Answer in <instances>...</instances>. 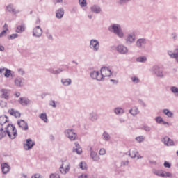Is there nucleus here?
<instances>
[{"label":"nucleus","instance_id":"1","mask_svg":"<svg viewBox=\"0 0 178 178\" xmlns=\"http://www.w3.org/2000/svg\"><path fill=\"white\" fill-rule=\"evenodd\" d=\"M5 129L3 127L0 129V140H2L3 137H6V134L10 140H15L17 136V130H16V127L13 124H8Z\"/></svg>","mask_w":178,"mask_h":178},{"label":"nucleus","instance_id":"2","mask_svg":"<svg viewBox=\"0 0 178 178\" xmlns=\"http://www.w3.org/2000/svg\"><path fill=\"white\" fill-rule=\"evenodd\" d=\"M108 31L110 33H113V34H116L119 38H123L124 37V33H123V31H122V26L119 24H114L108 26Z\"/></svg>","mask_w":178,"mask_h":178},{"label":"nucleus","instance_id":"3","mask_svg":"<svg viewBox=\"0 0 178 178\" xmlns=\"http://www.w3.org/2000/svg\"><path fill=\"white\" fill-rule=\"evenodd\" d=\"M65 137H67L71 141H76L77 134L74 132V129H66L64 131Z\"/></svg>","mask_w":178,"mask_h":178},{"label":"nucleus","instance_id":"4","mask_svg":"<svg viewBox=\"0 0 178 178\" xmlns=\"http://www.w3.org/2000/svg\"><path fill=\"white\" fill-rule=\"evenodd\" d=\"M150 70L151 72H152V73H154L157 77H160L161 79H162L165 76L163 74V69L159 67V65L153 66Z\"/></svg>","mask_w":178,"mask_h":178},{"label":"nucleus","instance_id":"5","mask_svg":"<svg viewBox=\"0 0 178 178\" xmlns=\"http://www.w3.org/2000/svg\"><path fill=\"white\" fill-rule=\"evenodd\" d=\"M100 72L102 80H104V77H111V76L112 75V72L111 71V69H109V67H102Z\"/></svg>","mask_w":178,"mask_h":178},{"label":"nucleus","instance_id":"6","mask_svg":"<svg viewBox=\"0 0 178 178\" xmlns=\"http://www.w3.org/2000/svg\"><path fill=\"white\" fill-rule=\"evenodd\" d=\"M89 47L94 52H98L99 51V41L95 39L90 40Z\"/></svg>","mask_w":178,"mask_h":178},{"label":"nucleus","instance_id":"7","mask_svg":"<svg viewBox=\"0 0 178 178\" xmlns=\"http://www.w3.org/2000/svg\"><path fill=\"white\" fill-rule=\"evenodd\" d=\"M136 41V35L133 33H131L127 35L125 38V43L127 45H131Z\"/></svg>","mask_w":178,"mask_h":178},{"label":"nucleus","instance_id":"8","mask_svg":"<svg viewBox=\"0 0 178 178\" xmlns=\"http://www.w3.org/2000/svg\"><path fill=\"white\" fill-rule=\"evenodd\" d=\"M33 37H36V38H40L42 35V29L40 26H37L33 29Z\"/></svg>","mask_w":178,"mask_h":178},{"label":"nucleus","instance_id":"9","mask_svg":"<svg viewBox=\"0 0 178 178\" xmlns=\"http://www.w3.org/2000/svg\"><path fill=\"white\" fill-rule=\"evenodd\" d=\"M167 54L171 59H175V62L178 64V48H175L173 51H168Z\"/></svg>","mask_w":178,"mask_h":178},{"label":"nucleus","instance_id":"10","mask_svg":"<svg viewBox=\"0 0 178 178\" xmlns=\"http://www.w3.org/2000/svg\"><path fill=\"white\" fill-rule=\"evenodd\" d=\"M161 142L164 143L167 147H171L172 145H175V142L169 136H165L161 139Z\"/></svg>","mask_w":178,"mask_h":178},{"label":"nucleus","instance_id":"11","mask_svg":"<svg viewBox=\"0 0 178 178\" xmlns=\"http://www.w3.org/2000/svg\"><path fill=\"white\" fill-rule=\"evenodd\" d=\"M1 93V98H3L4 99H9L10 95V90L3 88L0 90Z\"/></svg>","mask_w":178,"mask_h":178},{"label":"nucleus","instance_id":"12","mask_svg":"<svg viewBox=\"0 0 178 178\" xmlns=\"http://www.w3.org/2000/svg\"><path fill=\"white\" fill-rule=\"evenodd\" d=\"M117 51L118 54H121V55H126V54L129 52V49L126 46L123 44H119L117 47Z\"/></svg>","mask_w":178,"mask_h":178},{"label":"nucleus","instance_id":"13","mask_svg":"<svg viewBox=\"0 0 178 178\" xmlns=\"http://www.w3.org/2000/svg\"><path fill=\"white\" fill-rule=\"evenodd\" d=\"M145 44H147V39L139 38L136 42V47L139 49L144 48V47H145Z\"/></svg>","mask_w":178,"mask_h":178},{"label":"nucleus","instance_id":"14","mask_svg":"<svg viewBox=\"0 0 178 178\" xmlns=\"http://www.w3.org/2000/svg\"><path fill=\"white\" fill-rule=\"evenodd\" d=\"M90 77L94 80H97V81H102V78L101 74L98 71H92L90 72Z\"/></svg>","mask_w":178,"mask_h":178},{"label":"nucleus","instance_id":"15","mask_svg":"<svg viewBox=\"0 0 178 178\" xmlns=\"http://www.w3.org/2000/svg\"><path fill=\"white\" fill-rule=\"evenodd\" d=\"M17 124L22 130L26 131L29 130V124L24 120H19L17 121Z\"/></svg>","mask_w":178,"mask_h":178},{"label":"nucleus","instance_id":"16","mask_svg":"<svg viewBox=\"0 0 178 178\" xmlns=\"http://www.w3.org/2000/svg\"><path fill=\"white\" fill-rule=\"evenodd\" d=\"M35 145V143L33 142L31 138L26 139V143L24 145L26 151H29Z\"/></svg>","mask_w":178,"mask_h":178},{"label":"nucleus","instance_id":"17","mask_svg":"<svg viewBox=\"0 0 178 178\" xmlns=\"http://www.w3.org/2000/svg\"><path fill=\"white\" fill-rule=\"evenodd\" d=\"M1 166L2 173L3 175H8V173H9V172L10 171V166H9L8 163H3L1 165Z\"/></svg>","mask_w":178,"mask_h":178},{"label":"nucleus","instance_id":"18","mask_svg":"<svg viewBox=\"0 0 178 178\" xmlns=\"http://www.w3.org/2000/svg\"><path fill=\"white\" fill-rule=\"evenodd\" d=\"M129 156L131 158L137 157L138 159L143 158V156H138V151H137L136 149H131L129 150Z\"/></svg>","mask_w":178,"mask_h":178},{"label":"nucleus","instance_id":"19","mask_svg":"<svg viewBox=\"0 0 178 178\" xmlns=\"http://www.w3.org/2000/svg\"><path fill=\"white\" fill-rule=\"evenodd\" d=\"M6 11L9 12V13H13V15H17L19 13V10H16V8L13 4H9L6 6Z\"/></svg>","mask_w":178,"mask_h":178},{"label":"nucleus","instance_id":"20","mask_svg":"<svg viewBox=\"0 0 178 178\" xmlns=\"http://www.w3.org/2000/svg\"><path fill=\"white\" fill-rule=\"evenodd\" d=\"M24 80V79L23 77L21 76H17L15 81V85L16 86V87H23L24 86V83L23 81Z\"/></svg>","mask_w":178,"mask_h":178},{"label":"nucleus","instance_id":"21","mask_svg":"<svg viewBox=\"0 0 178 178\" xmlns=\"http://www.w3.org/2000/svg\"><path fill=\"white\" fill-rule=\"evenodd\" d=\"M63 161H62L61 166L60 167V172L62 175H66L70 170V165L68 164L65 168H63Z\"/></svg>","mask_w":178,"mask_h":178},{"label":"nucleus","instance_id":"22","mask_svg":"<svg viewBox=\"0 0 178 178\" xmlns=\"http://www.w3.org/2000/svg\"><path fill=\"white\" fill-rule=\"evenodd\" d=\"M19 104L22 105V106H26L29 105V102H30V100L27 99L26 97H20L18 100Z\"/></svg>","mask_w":178,"mask_h":178},{"label":"nucleus","instance_id":"23","mask_svg":"<svg viewBox=\"0 0 178 178\" xmlns=\"http://www.w3.org/2000/svg\"><path fill=\"white\" fill-rule=\"evenodd\" d=\"M63 15H65V10L63 8H59L56 13L57 19H62V17H63Z\"/></svg>","mask_w":178,"mask_h":178},{"label":"nucleus","instance_id":"24","mask_svg":"<svg viewBox=\"0 0 178 178\" xmlns=\"http://www.w3.org/2000/svg\"><path fill=\"white\" fill-rule=\"evenodd\" d=\"M90 158L94 161V162H98L99 161L100 158L99 156H98V153L95 152H92L90 154Z\"/></svg>","mask_w":178,"mask_h":178},{"label":"nucleus","instance_id":"25","mask_svg":"<svg viewBox=\"0 0 178 178\" xmlns=\"http://www.w3.org/2000/svg\"><path fill=\"white\" fill-rule=\"evenodd\" d=\"M8 113H10L11 116H15V118H20L21 116V114L19 113V112L17 111H15L14 108H11L8 110Z\"/></svg>","mask_w":178,"mask_h":178},{"label":"nucleus","instance_id":"26","mask_svg":"<svg viewBox=\"0 0 178 178\" xmlns=\"http://www.w3.org/2000/svg\"><path fill=\"white\" fill-rule=\"evenodd\" d=\"M114 113L119 116H122V115L124 113V110L122 107H116L115 108H114Z\"/></svg>","mask_w":178,"mask_h":178},{"label":"nucleus","instance_id":"27","mask_svg":"<svg viewBox=\"0 0 178 178\" xmlns=\"http://www.w3.org/2000/svg\"><path fill=\"white\" fill-rule=\"evenodd\" d=\"M5 123H9V118L8 116L4 115V116H1L0 117V124L1 126H3Z\"/></svg>","mask_w":178,"mask_h":178},{"label":"nucleus","instance_id":"28","mask_svg":"<svg viewBox=\"0 0 178 178\" xmlns=\"http://www.w3.org/2000/svg\"><path fill=\"white\" fill-rule=\"evenodd\" d=\"M89 119L92 122H95L98 120V114H97V113L95 112L90 113L89 115Z\"/></svg>","mask_w":178,"mask_h":178},{"label":"nucleus","instance_id":"29","mask_svg":"<svg viewBox=\"0 0 178 178\" xmlns=\"http://www.w3.org/2000/svg\"><path fill=\"white\" fill-rule=\"evenodd\" d=\"M154 175H156V176H159L160 177H165V174H163V170H153Z\"/></svg>","mask_w":178,"mask_h":178},{"label":"nucleus","instance_id":"30","mask_svg":"<svg viewBox=\"0 0 178 178\" xmlns=\"http://www.w3.org/2000/svg\"><path fill=\"white\" fill-rule=\"evenodd\" d=\"M90 10L94 13H101V8L99 6L94 5L90 8Z\"/></svg>","mask_w":178,"mask_h":178},{"label":"nucleus","instance_id":"31","mask_svg":"<svg viewBox=\"0 0 178 178\" xmlns=\"http://www.w3.org/2000/svg\"><path fill=\"white\" fill-rule=\"evenodd\" d=\"M129 113L132 115V116H136L140 113V111H138V108L134 107L129 110Z\"/></svg>","mask_w":178,"mask_h":178},{"label":"nucleus","instance_id":"32","mask_svg":"<svg viewBox=\"0 0 178 178\" xmlns=\"http://www.w3.org/2000/svg\"><path fill=\"white\" fill-rule=\"evenodd\" d=\"M61 83L65 86H70L72 84V79H61Z\"/></svg>","mask_w":178,"mask_h":178},{"label":"nucleus","instance_id":"33","mask_svg":"<svg viewBox=\"0 0 178 178\" xmlns=\"http://www.w3.org/2000/svg\"><path fill=\"white\" fill-rule=\"evenodd\" d=\"M163 113L165 115V116H168V118H172L173 116V113L172 111H170V110L168 108L163 109Z\"/></svg>","mask_w":178,"mask_h":178},{"label":"nucleus","instance_id":"34","mask_svg":"<svg viewBox=\"0 0 178 178\" xmlns=\"http://www.w3.org/2000/svg\"><path fill=\"white\" fill-rule=\"evenodd\" d=\"M102 138L104 141H109L111 140V135L108 132L104 131L102 134Z\"/></svg>","mask_w":178,"mask_h":178},{"label":"nucleus","instance_id":"35","mask_svg":"<svg viewBox=\"0 0 178 178\" xmlns=\"http://www.w3.org/2000/svg\"><path fill=\"white\" fill-rule=\"evenodd\" d=\"M39 118L43 120L44 123H48V118L47 117V113H41Z\"/></svg>","mask_w":178,"mask_h":178},{"label":"nucleus","instance_id":"36","mask_svg":"<svg viewBox=\"0 0 178 178\" xmlns=\"http://www.w3.org/2000/svg\"><path fill=\"white\" fill-rule=\"evenodd\" d=\"M26 30L24 25H19L16 29V33H23Z\"/></svg>","mask_w":178,"mask_h":178},{"label":"nucleus","instance_id":"37","mask_svg":"<svg viewBox=\"0 0 178 178\" xmlns=\"http://www.w3.org/2000/svg\"><path fill=\"white\" fill-rule=\"evenodd\" d=\"M4 76L6 77V79H9V77L12 76V70L6 68L5 73L3 74Z\"/></svg>","mask_w":178,"mask_h":178},{"label":"nucleus","instance_id":"38","mask_svg":"<svg viewBox=\"0 0 178 178\" xmlns=\"http://www.w3.org/2000/svg\"><path fill=\"white\" fill-rule=\"evenodd\" d=\"M170 91L172 94H175L176 97H178V88L176 86H171Z\"/></svg>","mask_w":178,"mask_h":178},{"label":"nucleus","instance_id":"39","mask_svg":"<svg viewBox=\"0 0 178 178\" xmlns=\"http://www.w3.org/2000/svg\"><path fill=\"white\" fill-rule=\"evenodd\" d=\"M136 62H140L142 63H145V62H147V57L145 56L138 57L136 58Z\"/></svg>","mask_w":178,"mask_h":178},{"label":"nucleus","instance_id":"40","mask_svg":"<svg viewBox=\"0 0 178 178\" xmlns=\"http://www.w3.org/2000/svg\"><path fill=\"white\" fill-rule=\"evenodd\" d=\"M131 80L132 83H134V84H138V83H140V79H138V77H137V76L131 77Z\"/></svg>","mask_w":178,"mask_h":178},{"label":"nucleus","instance_id":"41","mask_svg":"<svg viewBox=\"0 0 178 178\" xmlns=\"http://www.w3.org/2000/svg\"><path fill=\"white\" fill-rule=\"evenodd\" d=\"M131 0H117L118 3L119 5H126V3H129Z\"/></svg>","mask_w":178,"mask_h":178},{"label":"nucleus","instance_id":"42","mask_svg":"<svg viewBox=\"0 0 178 178\" xmlns=\"http://www.w3.org/2000/svg\"><path fill=\"white\" fill-rule=\"evenodd\" d=\"M79 3L81 5V8H86V6H87L86 0H79Z\"/></svg>","mask_w":178,"mask_h":178},{"label":"nucleus","instance_id":"43","mask_svg":"<svg viewBox=\"0 0 178 178\" xmlns=\"http://www.w3.org/2000/svg\"><path fill=\"white\" fill-rule=\"evenodd\" d=\"M19 37V34L13 33L8 36V40H15V38H17Z\"/></svg>","mask_w":178,"mask_h":178},{"label":"nucleus","instance_id":"44","mask_svg":"<svg viewBox=\"0 0 178 178\" xmlns=\"http://www.w3.org/2000/svg\"><path fill=\"white\" fill-rule=\"evenodd\" d=\"M72 63H74V65H72V67H71V69L75 70V72H77V66L79 65V63H77L75 60H72Z\"/></svg>","mask_w":178,"mask_h":178},{"label":"nucleus","instance_id":"45","mask_svg":"<svg viewBox=\"0 0 178 178\" xmlns=\"http://www.w3.org/2000/svg\"><path fill=\"white\" fill-rule=\"evenodd\" d=\"M136 140L138 143H143L145 140V137L144 136H138L136 138Z\"/></svg>","mask_w":178,"mask_h":178},{"label":"nucleus","instance_id":"46","mask_svg":"<svg viewBox=\"0 0 178 178\" xmlns=\"http://www.w3.org/2000/svg\"><path fill=\"white\" fill-rule=\"evenodd\" d=\"M73 152H76L78 155H81V153L83 152V149L81 148H74Z\"/></svg>","mask_w":178,"mask_h":178},{"label":"nucleus","instance_id":"47","mask_svg":"<svg viewBox=\"0 0 178 178\" xmlns=\"http://www.w3.org/2000/svg\"><path fill=\"white\" fill-rule=\"evenodd\" d=\"M155 120L159 124H161L162 122H163V118L161 116H158L155 118Z\"/></svg>","mask_w":178,"mask_h":178},{"label":"nucleus","instance_id":"48","mask_svg":"<svg viewBox=\"0 0 178 178\" xmlns=\"http://www.w3.org/2000/svg\"><path fill=\"white\" fill-rule=\"evenodd\" d=\"M79 167L82 169V170H86V169H87V164L84 162H81L79 163Z\"/></svg>","mask_w":178,"mask_h":178},{"label":"nucleus","instance_id":"49","mask_svg":"<svg viewBox=\"0 0 178 178\" xmlns=\"http://www.w3.org/2000/svg\"><path fill=\"white\" fill-rule=\"evenodd\" d=\"M143 130H145V131H147V132H149L152 129H151V127L148 126V125H144L143 127H142Z\"/></svg>","mask_w":178,"mask_h":178},{"label":"nucleus","instance_id":"50","mask_svg":"<svg viewBox=\"0 0 178 178\" xmlns=\"http://www.w3.org/2000/svg\"><path fill=\"white\" fill-rule=\"evenodd\" d=\"M50 178H60V175H59V174L58 172L51 174L50 175Z\"/></svg>","mask_w":178,"mask_h":178},{"label":"nucleus","instance_id":"51","mask_svg":"<svg viewBox=\"0 0 178 178\" xmlns=\"http://www.w3.org/2000/svg\"><path fill=\"white\" fill-rule=\"evenodd\" d=\"M49 105L53 108H56V102H55V100H51L49 102Z\"/></svg>","mask_w":178,"mask_h":178},{"label":"nucleus","instance_id":"52","mask_svg":"<svg viewBox=\"0 0 178 178\" xmlns=\"http://www.w3.org/2000/svg\"><path fill=\"white\" fill-rule=\"evenodd\" d=\"M6 105H8V104H7L6 102H4L3 100H1V101H0V106H1V108H5V107H6Z\"/></svg>","mask_w":178,"mask_h":178},{"label":"nucleus","instance_id":"53","mask_svg":"<svg viewBox=\"0 0 178 178\" xmlns=\"http://www.w3.org/2000/svg\"><path fill=\"white\" fill-rule=\"evenodd\" d=\"M163 173L164 175V177H172V173L170 172H166V171H163Z\"/></svg>","mask_w":178,"mask_h":178},{"label":"nucleus","instance_id":"54","mask_svg":"<svg viewBox=\"0 0 178 178\" xmlns=\"http://www.w3.org/2000/svg\"><path fill=\"white\" fill-rule=\"evenodd\" d=\"M17 71H18L19 74H20L21 76H24V74L26 73L24 72V70H23V69H22V68L18 69Z\"/></svg>","mask_w":178,"mask_h":178},{"label":"nucleus","instance_id":"55","mask_svg":"<svg viewBox=\"0 0 178 178\" xmlns=\"http://www.w3.org/2000/svg\"><path fill=\"white\" fill-rule=\"evenodd\" d=\"M78 178H90V177L88 176V175L83 173V174L78 176Z\"/></svg>","mask_w":178,"mask_h":178},{"label":"nucleus","instance_id":"56","mask_svg":"<svg viewBox=\"0 0 178 178\" xmlns=\"http://www.w3.org/2000/svg\"><path fill=\"white\" fill-rule=\"evenodd\" d=\"M164 167L165 168H171L172 167V164H170V163L168 162V161H165L164 162Z\"/></svg>","mask_w":178,"mask_h":178},{"label":"nucleus","instance_id":"57","mask_svg":"<svg viewBox=\"0 0 178 178\" xmlns=\"http://www.w3.org/2000/svg\"><path fill=\"white\" fill-rule=\"evenodd\" d=\"M31 178H44V177L40 174H35L34 175H32Z\"/></svg>","mask_w":178,"mask_h":178},{"label":"nucleus","instance_id":"58","mask_svg":"<svg viewBox=\"0 0 178 178\" xmlns=\"http://www.w3.org/2000/svg\"><path fill=\"white\" fill-rule=\"evenodd\" d=\"M54 72H55V74H59V73H62V72H63V70L61 68H58L54 70Z\"/></svg>","mask_w":178,"mask_h":178},{"label":"nucleus","instance_id":"59","mask_svg":"<svg viewBox=\"0 0 178 178\" xmlns=\"http://www.w3.org/2000/svg\"><path fill=\"white\" fill-rule=\"evenodd\" d=\"M6 30H3L2 32L0 33V38H2V37H5L6 35Z\"/></svg>","mask_w":178,"mask_h":178},{"label":"nucleus","instance_id":"60","mask_svg":"<svg viewBox=\"0 0 178 178\" xmlns=\"http://www.w3.org/2000/svg\"><path fill=\"white\" fill-rule=\"evenodd\" d=\"M106 153V151L105 150V149H100L99 150V155H105V154Z\"/></svg>","mask_w":178,"mask_h":178},{"label":"nucleus","instance_id":"61","mask_svg":"<svg viewBox=\"0 0 178 178\" xmlns=\"http://www.w3.org/2000/svg\"><path fill=\"white\" fill-rule=\"evenodd\" d=\"M47 72H49V73H51V74H55V70H54L53 68L48 69Z\"/></svg>","mask_w":178,"mask_h":178},{"label":"nucleus","instance_id":"62","mask_svg":"<svg viewBox=\"0 0 178 178\" xmlns=\"http://www.w3.org/2000/svg\"><path fill=\"white\" fill-rule=\"evenodd\" d=\"M47 38H48V40H54V38L52 37V35L51 34H50V33H47Z\"/></svg>","mask_w":178,"mask_h":178},{"label":"nucleus","instance_id":"63","mask_svg":"<svg viewBox=\"0 0 178 178\" xmlns=\"http://www.w3.org/2000/svg\"><path fill=\"white\" fill-rule=\"evenodd\" d=\"M172 37L173 40H177V33H173L172 34Z\"/></svg>","mask_w":178,"mask_h":178},{"label":"nucleus","instance_id":"64","mask_svg":"<svg viewBox=\"0 0 178 178\" xmlns=\"http://www.w3.org/2000/svg\"><path fill=\"white\" fill-rule=\"evenodd\" d=\"M3 29V30H6V31H9V29L8 28V24L6 23L4 24Z\"/></svg>","mask_w":178,"mask_h":178}]
</instances>
